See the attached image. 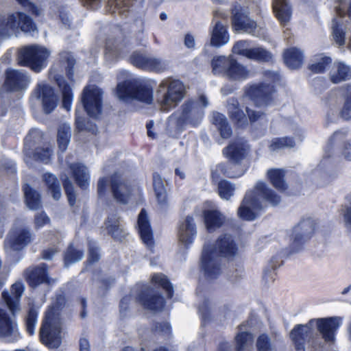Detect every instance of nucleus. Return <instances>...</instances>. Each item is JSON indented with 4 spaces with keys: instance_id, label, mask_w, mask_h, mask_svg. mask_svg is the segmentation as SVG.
Returning <instances> with one entry per match:
<instances>
[{
    "instance_id": "nucleus-19",
    "label": "nucleus",
    "mask_w": 351,
    "mask_h": 351,
    "mask_svg": "<svg viewBox=\"0 0 351 351\" xmlns=\"http://www.w3.org/2000/svg\"><path fill=\"white\" fill-rule=\"evenodd\" d=\"M247 149L246 141L237 138L223 149V153L231 163L239 165L245 158Z\"/></svg>"
},
{
    "instance_id": "nucleus-36",
    "label": "nucleus",
    "mask_w": 351,
    "mask_h": 351,
    "mask_svg": "<svg viewBox=\"0 0 351 351\" xmlns=\"http://www.w3.org/2000/svg\"><path fill=\"white\" fill-rule=\"evenodd\" d=\"M351 77V69L342 62L335 63L330 72V78L332 83L338 84Z\"/></svg>"
},
{
    "instance_id": "nucleus-24",
    "label": "nucleus",
    "mask_w": 351,
    "mask_h": 351,
    "mask_svg": "<svg viewBox=\"0 0 351 351\" xmlns=\"http://www.w3.org/2000/svg\"><path fill=\"white\" fill-rule=\"evenodd\" d=\"M314 230L315 223L313 220H302L293 229V243L298 245L304 242L311 237Z\"/></svg>"
},
{
    "instance_id": "nucleus-25",
    "label": "nucleus",
    "mask_w": 351,
    "mask_h": 351,
    "mask_svg": "<svg viewBox=\"0 0 351 351\" xmlns=\"http://www.w3.org/2000/svg\"><path fill=\"white\" fill-rule=\"evenodd\" d=\"M139 300L145 308L152 311H160L165 305L163 298L151 289L142 293L139 295Z\"/></svg>"
},
{
    "instance_id": "nucleus-30",
    "label": "nucleus",
    "mask_w": 351,
    "mask_h": 351,
    "mask_svg": "<svg viewBox=\"0 0 351 351\" xmlns=\"http://www.w3.org/2000/svg\"><path fill=\"white\" fill-rule=\"evenodd\" d=\"M46 270L47 265L45 263L40 266L28 269L26 271V278L29 285L34 287L43 282L50 283V280L47 276Z\"/></svg>"
},
{
    "instance_id": "nucleus-52",
    "label": "nucleus",
    "mask_w": 351,
    "mask_h": 351,
    "mask_svg": "<svg viewBox=\"0 0 351 351\" xmlns=\"http://www.w3.org/2000/svg\"><path fill=\"white\" fill-rule=\"evenodd\" d=\"M294 146L295 142L291 138H275L271 140L269 149L271 152H277L286 147L291 148Z\"/></svg>"
},
{
    "instance_id": "nucleus-1",
    "label": "nucleus",
    "mask_w": 351,
    "mask_h": 351,
    "mask_svg": "<svg viewBox=\"0 0 351 351\" xmlns=\"http://www.w3.org/2000/svg\"><path fill=\"white\" fill-rule=\"evenodd\" d=\"M340 324V318L329 317L311 319L305 325H298L291 332L290 336L295 344L296 351H305L304 345L308 343L312 347L315 346L314 339V326L322 335L326 342L335 341V332Z\"/></svg>"
},
{
    "instance_id": "nucleus-3",
    "label": "nucleus",
    "mask_w": 351,
    "mask_h": 351,
    "mask_svg": "<svg viewBox=\"0 0 351 351\" xmlns=\"http://www.w3.org/2000/svg\"><path fill=\"white\" fill-rule=\"evenodd\" d=\"M237 250L231 235L226 234L218 239L215 247L205 246L201 258V267L206 278L211 280L221 273L219 255L232 256L236 254Z\"/></svg>"
},
{
    "instance_id": "nucleus-22",
    "label": "nucleus",
    "mask_w": 351,
    "mask_h": 351,
    "mask_svg": "<svg viewBox=\"0 0 351 351\" xmlns=\"http://www.w3.org/2000/svg\"><path fill=\"white\" fill-rule=\"evenodd\" d=\"M23 292V285L21 282H17L12 285L10 293L7 291L2 293V298L13 315L20 311L19 302Z\"/></svg>"
},
{
    "instance_id": "nucleus-16",
    "label": "nucleus",
    "mask_w": 351,
    "mask_h": 351,
    "mask_svg": "<svg viewBox=\"0 0 351 351\" xmlns=\"http://www.w3.org/2000/svg\"><path fill=\"white\" fill-rule=\"evenodd\" d=\"M59 67L53 65L49 72V77L55 81L59 87L62 95V107L69 111L73 101L72 90L70 84L63 78Z\"/></svg>"
},
{
    "instance_id": "nucleus-31",
    "label": "nucleus",
    "mask_w": 351,
    "mask_h": 351,
    "mask_svg": "<svg viewBox=\"0 0 351 351\" xmlns=\"http://www.w3.org/2000/svg\"><path fill=\"white\" fill-rule=\"evenodd\" d=\"M272 7L278 20L283 25L287 24L291 18V6L287 0H273Z\"/></svg>"
},
{
    "instance_id": "nucleus-48",
    "label": "nucleus",
    "mask_w": 351,
    "mask_h": 351,
    "mask_svg": "<svg viewBox=\"0 0 351 351\" xmlns=\"http://www.w3.org/2000/svg\"><path fill=\"white\" fill-rule=\"evenodd\" d=\"M248 59L258 62H271L273 60L272 54L265 49L258 47L252 48Z\"/></svg>"
},
{
    "instance_id": "nucleus-39",
    "label": "nucleus",
    "mask_w": 351,
    "mask_h": 351,
    "mask_svg": "<svg viewBox=\"0 0 351 351\" xmlns=\"http://www.w3.org/2000/svg\"><path fill=\"white\" fill-rule=\"evenodd\" d=\"M23 190L27 207L31 210L40 208L42 205L40 194L27 184H24Z\"/></svg>"
},
{
    "instance_id": "nucleus-59",
    "label": "nucleus",
    "mask_w": 351,
    "mask_h": 351,
    "mask_svg": "<svg viewBox=\"0 0 351 351\" xmlns=\"http://www.w3.org/2000/svg\"><path fill=\"white\" fill-rule=\"evenodd\" d=\"M149 56L141 53L139 51H134L130 56V61L135 66L143 69L144 65L147 60Z\"/></svg>"
},
{
    "instance_id": "nucleus-53",
    "label": "nucleus",
    "mask_w": 351,
    "mask_h": 351,
    "mask_svg": "<svg viewBox=\"0 0 351 351\" xmlns=\"http://www.w3.org/2000/svg\"><path fill=\"white\" fill-rule=\"evenodd\" d=\"M152 280L154 283L160 285L165 290L168 298H172L173 293V287L166 276L162 274H155L153 275Z\"/></svg>"
},
{
    "instance_id": "nucleus-63",
    "label": "nucleus",
    "mask_w": 351,
    "mask_h": 351,
    "mask_svg": "<svg viewBox=\"0 0 351 351\" xmlns=\"http://www.w3.org/2000/svg\"><path fill=\"white\" fill-rule=\"evenodd\" d=\"M210 303L208 298H204L202 302L199 305L198 310L204 321L209 318Z\"/></svg>"
},
{
    "instance_id": "nucleus-47",
    "label": "nucleus",
    "mask_w": 351,
    "mask_h": 351,
    "mask_svg": "<svg viewBox=\"0 0 351 351\" xmlns=\"http://www.w3.org/2000/svg\"><path fill=\"white\" fill-rule=\"evenodd\" d=\"M60 63L61 67H64L69 80H73V68L75 64L73 56L68 51H62L60 53Z\"/></svg>"
},
{
    "instance_id": "nucleus-21",
    "label": "nucleus",
    "mask_w": 351,
    "mask_h": 351,
    "mask_svg": "<svg viewBox=\"0 0 351 351\" xmlns=\"http://www.w3.org/2000/svg\"><path fill=\"white\" fill-rule=\"evenodd\" d=\"M196 234L197 229L194 219L191 216H187L180 221L179 225L178 232L179 241L187 247L193 242Z\"/></svg>"
},
{
    "instance_id": "nucleus-37",
    "label": "nucleus",
    "mask_w": 351,
    "mask_h": 351,
    "mask_svg": "<svg viewBox=\"0 0 351 351\" xmlns=\"http://www.w3.org/2000/svg\"><path fill=\"white\" fill-rule=\"evenodd\" d=\"M232 58L231 55L228 57L224 56L214 57L211 61L212 72L213 74L227 77Z\"/></svg>"
},
{
    "instance_id": "nucleus-20",
    "label": "nucleus",
    "mask_w": 351,
    "mask_h": 351,
    "mask_svg": "<svg viewBox=\"0 0 351 351\" xmlns=\"http://www.w3.org/2000/svg\"><path fill=\"white\" fill-rule=\"evenodd\" d=\"M29 82V76L24 71L14 69L6 71L5 84L11 90L25 89L27 87Z\"/></svg>"
},
{
    "instance_id": "nucleus-26",
    "label": "nucleus",
    "mask_w": 351,
    "mask_h": 351,
    "mask_svg": "<svg viewBox=\"0 0 351 351\" xmlns=\"http://www.w3.org/2000/svg\"><path fill=\"white\" fill-rule=\"evenodd\" d=\"M137 223L142 241L149 248H152L154 245L152 230L145 209H142L139 213Z\"/></svg>"
},
{
    "instance_id": "nucleus-2",
    "label": "nucleus",
    "mask_w": 351,
    "mask_h": 351,
    "mask_svg": "<svg viewBox=\"0 0 351 351\" xmlns=\"http://www.w3.org/2000/svg\"><path fill=\"white\" fill-rule=\"evenodd\" d=\"M281 201L280 197L265 182L258 181L254 189L246 193L241 205L238 209L241 218L247 221L255 219L258 211L266 204L275 206Z\"/></svg>"
},
{
    "instance_id": "nucleus-61",
    "label": "nucleus",
    "mask_w": 351,
    "mask_h": 351,
    "mask_svg": "<svg viewBox=\"0 0 351 351\" xmlns=\"http://www.w3.org/2000/svg\"><path fill=\"white\" fill-rule=\"evenodd\" d=\"M218 173L230 178H236L243 175V171H241L239 173H233L228 170L227 167L225 164L221 163L217 165L215 170L213 171V178H214L215 175L217 174Z\"/></svg>"
},
{
    "instance_id": "nucleus-62",
    "label": "nucleus",
    "mask_w": 351,
    "mask_h": 351,
    "mask_svg": "<svg viewBox=\"0 0 351 351\" xmlns=\"http://www.w3.org/2000/svg\"><path fill=\"white\" fill-rule=\"evenodd\" d=\"M169 68V64L167 61L160 58L154 57L151 71L163 72Z\"/></svg>"
},
{
    "instance_id": "nucleus-10",
    "label": "nucleus",
    "mask_w": 351,
    "mask_h": 351,
    "mask_svg": "<svg viewBox=\"0 0 351 351\" xmlns=\"http://www.w3.org/2000/svg\"><path fill=\"white\" fill-rule=\"evenodd\" d=\"M209 105L207 97L203 94L199 95L197 99H188L181 106L180 115L187 123L197 125L204 114V109Z\"/></svg>"
},
{
    "instance_id": "nucleus-43",
    "label": "nucleus",
    "mask_w": 351,
    "mask_h": 351,
    "mask_svg": "<svg viewBox=\"0 0 351 351\" xmlns=\"http://www.w3.org/2000/svg\"><path fill=\"white\" fill-rule=\"evenodd\" d=\"M343 104L340 116L345 120L351 119V84H346L341 88Z\"/></svg>"
},
{
    "instance_id": "nucleus-56",
    "label": "nucleus",
    "mask_w": 351,
    "mask_h": 351,
    "mask_svg": "<svg viewBox=\"0 0 351 351\" xmlns=\"http://www.w3.org/2000/svg\"><path fill=\"white\" fill-rule=\"evenodd\" d=\"M250 43L247 40H239L234 44L232 48V52L234 54L248 58L250 51L252 49L250 48Z\"/></svg>"
},
{
    "instance_id": "nucleus-28",
    "label": "nucleus",
    "mask_w": 351,
    "mask_h": 351,
    "mask_svg": "<svg viewBox=\"0 0 351 351\" xmlns=\"http://www.w3.org/2000/svg\"><path fill=\"white\" fill-rule=\"evenodd\" d=\"M230 40V36L226 26L221 21H217L211 32L210 45L220 47L227 44Z\"/></svg>"
},
{
    "instance_id": "nucleus-15",
    "label": "nucleus",
    "mask_w": 351,
    "mask_h": 351,
    "mask_svg": "<svg viewBox=\"0 0 351 351\" xmlns=\"http://www.w3.org/2000/svg\"><path fill=\"white\" fill-rule=\"evenodd\" d=\"M274 93V88L272 85L266 84H253L245 90L243 99H251L257 106L267 105L271 101Z\"/></svg>"
},
{
    "instance_id": "nucleus-46",
    "label": "nucleus",
    "mask_w": 351,
    "mask_h": 351,
    "mask_svg": "<svg viewBox=\"0 0 351 351\" xmlns=\"http://www.w3.org/2000/svg\"><path fill=\"white\" fill-rule=\"evenodd\" d=\"M71 136V127L63 123L60 125L58 130V144L59 149L63 152H64L70 142Z\"/></svg>"
},
{
    "instance_id": "nucleus-6",
    "label": "nucleus",
    "mask_w": 351,
    "mask_h": 351,
    "mask_svg": "<svg viewBox=\"0 0 351 351\" xmlns=\"http://www.w3.org/2000/svg\"><path fill=\"white\" fill-rule=\"evenodd\" d=\"M185 94V86L180 80L166 79L158 86L156 101L162 111H169L178 106Z\"/></svg>"
},
{
    "instance_id": "nucleus-35",
    "label": "nucleus",
    "mask_w": 351,
    "mask_h": 351,
    "mask_svg": "<svg viewBox=\"0 0 351 351\" xmlns=\"http://www.w3.org/2000/svg\"><path fill=\"white\" fill-rule=\"evenodd\" d=\"M166 181L158 173L153 174V186L158 204L162 207L167 205Z\"/></svg>"
},
{
    "instance_id": "nucleus-33",
    "label": "nucleus",
    "mask_w": 351,
    "mask_h": 351,
    "mask_svg": "<svg viewBox=\"0 0 351 351\" xmlns=\"http://www.w3.org/2000/svg\"><path fill=\"white\" fill-rule=\"evenodd\" d=\"M27 144H25V158L24 160L27 164H31V159L34 158L36 160H40L43 162H48L50 157L53 153L52 147L49 145H46L43 147H38L34 152L30 149H27Z\"/></svg>"
},
{
    "instance_id": "nucleus-42",
    "label": "nucleus",
    "mask_w": 351,
    "mask_h": 351,
    "mask_svg": "<svg viewBox=\"0 0 351 351\" xmlns=\"http://www.w3.org/2000/svg\"><path fill=\"white\" fill-rule=\"evenodd\" d=\"M186 124L180 114L173 113L168 118L167 132L170 136H176L184 130Z\"/></svg>"
},
{
    "instance_id": "nucleus-13",
    "label": "nucleus",
    "mask_w": 351,
    "mask_h": 351,
    "mask_svg": "<svg viewBox=\"0 0 351 351\" xmlns=\"http://www.w3.org/2000/svg\"><path fill=\"white\" fill-rule=\"evenodd\" d=\"M232 23L236 31H243L255 36H258L259 29L256 23L250 19L247 12L240 5L235 3L232 9Z\"/></svg>"
},
{
    "instance_id": "nucleus-17",
    "label": "nucleus",
    "mask_w": 351,
    "mask_h": 351,
    "mask_svg": "<svg viewBox=\"0 0 351 351\" xmlns=\"http://www.w3.org/2000/svg\"><path fill=\"white\" fill-rule=\"evenodd\" d=\"M19 338L17 324L5 309L0 308V339L13 342Z\"/></svg>"
},
{
    "instance_id": "nucleus-64",
    "label": "nucleus",
    "mask_w": 351,
    "mask_h": 351,
    "mask_svg": "<svg viewBox=\"0 0 351 351\" xmlns=\"http://www.w3.org/2000/svg\"><path fill=\"white\" fill-rule=\"evenodd\" d=\"M23 7L31 11L33 14L40 16L43 13L42 9L32 4L29 0H16Z\"/></svg>"
},
{
    "instance_id": "nucleus-23",
    "label": "nucleus",
    "mask_w": 351,
    "mask_h": 351,
    "mask_svg": "<svg viewBox=\"0 0 351 351\" xmlns=\"http://www.w3.org/2000/svg\"><path fill=\"white\" fill-rule=\"evenodd\" d=\"M345 3L340 2L339 5L335 7L336 13L339 17L335 18L332 23V35L334 41L339 46L345 44V29L343 27L341 17L345 15Z\"/></svg>"
},
{
    "instance_id": "nucleus-57",
    "label": "nucleus",
    "mask_w": 351,
    "mask_h": 351,
    "mask_svg": "<svg viewBox=\"0 0 351 351\" xmlns=\"http://www.w3.org/2000/svg\"><path fill=\"white\" fill-rule=\"evenodd\" d=\"M38 313L34 308H30L25 317V326L27 332L32 335L35 332V327L37 322Z\"/></svg>"
},
{
    "instance_id": "nucleus-45",
    "label": "nucleus",
    "mask_w": 351,
    "mask_h": 351,
    "mask_svg": "<svg viewBox=\"0 0 351 351\" xmlns=\"http://www.w3.org/2000/svg\"><path fill=\"white\" fill-rule=\"evenodd\" d=\"M267 177L272 185L280 191H284L287 186L284 180L285 171L282 169H271L267 171Z\"/></svg>"
},
{
    "instance_id": "nucleus-12",
    "label": "nucleus",
    "mask_w": 351,
    "mask_h": 351,
    "mask_svg": "<svg viewBox=\"0 0 351 351\" xmlns=\"http://www.w3.org/2000/svg\"><path fill=\"white\" fill-rule=\"evenodd\" d=\"M102 90L95 85L86 86L82 94V102L87 114L97 117L101 112Z\"/></svg>"
},
{
    "instance_id": "nucleus-27",
    "label": "nucleus",
    "mask_w": 351,
    "mask_h": 351,
    "mask_svg": "<svg viewBox=\"0 0 351 351\" xmlns=\"http://www.w3.org/2000/svg\"><path fill=\"white\" fill-rule=\"evenodd\" d=\"M227 110L230 118L239 127L247 125V118L240 108L237 99L230 97L227 100Z\"/></svg>"
},
{
    "instance_id": "nucleus-50",
    "label": "nucleus",
    "mask_w": 351,
    "mask_h": 351,
    "mask_svg": "<svg viewBox=\"0 0 351 351\" xmlns=\"http://www.w3.org/2000/svg\"><path fill=\"white\" fill-rule=\"evenodd\" d=\"M235 339L237 351H246L253 342L252 334L246 332L238 334Z\"/></svg>"
},
{
    "instance_id": "nucleus-41",
    "label": "nucleus",
    "mask_w": 351,
    "mask_h": 351,
    "mask_svg": "<svg viewBox=\"0 0 351 351\" xmlns=\"http://www.w3.org/2000/svg\"><path fill=\"white\" fill-rule=\"evenodd\" d=\"M43 180L53 198L58 200L61 197L62 193L60 184L57 177L51 173H46L43 176Z\"/></svg>"
},
{
    "instance_id": "nucleus-18",
    "label": "nucleus",
    "mask_w": 351,
    "mask_h": 351,
    "mask_svg": "<svg viewBox=\"0 0 351 351\" xmlns=\"http://www.w3.org/2000/svg\"><path fill=\"white\" fill-rule=\"evenodd\" d=\"M111 191L114 198L119 203H128L132 193L131 185L121 176L115 173L111 178Z\"/></svg>"
},
{
    "instance_id": "nucleus-4",
    "label": "nucleus",
    "mask_w": 351,
    "mask_h": 351,
    "mask_svg": "<svg viewBox=\"0 0 351 351\" xmlns=\"http://www.w3.org/2000/svg\"><path fill=\"white\" fill-rule=\"evenodd\" d=\"M64 304V296L56 295V301L46 313L40 328V341L49 348H57L61 344V321L58 311Z\"/></svg>"
},
{
    "instance_id": "nucleus-55",
    "label": "nucleus",
    "mask_w": 351,
    "mask_h": 351,
    "mask_svg": "<svg viewBox=\"0 0 351 351\" xmlns=\"http://www.w3.org/2000/svg\"><path fill=\"white\" fill-rule=\"evenodd\" d=\"M105 224L108 232L111 234L112 237H118L120 235L121 230L119 228V219L115 215L108 216Z\"/></svg>"
},
{
    "instance_id": "nucleus-60",
    "label": "nucleus",
    "mask_w": 351,
    "mask_h": 351,
    "mask_svg": "<svg viewBox=\"0 0 351 351\" xmlns=\"http://www.w3.org/2000/svg\"><path fill=\"white\" fill-rule=\"evenodd\" d=\"M256 346L258 351H271L272 346L270 339L266 335H261L257 339Z\"/></svg>"
},
{
    "instance_id": "nucleus-54",
    "label": "nucleus",
    "mask_w": 351,
    "mask_h": 351,
    "mask_svg": "<svg viewBox=\"0 0 351 351\" xmlns=\"http://www.w3.org/2000/svg\"><path fill=\"white\" fill-rule=\"evenodd\" d=\"M84 252L82 250L75 249L70 245L64 254V263L66 266L77 263L82 259Z\"/></svg>"
},
{
    "instance_id": "nucleus-44",
    "label": "nucleus",
    "mask_w": 351,
    "mask_h": 351,
    "mask_svg": "<svg viewBox=\"0 0 351 351\" xmlns=\"http://www.w3.org/2000/svg\"><path fill=\"white\" fill-rule=\"evenodd\" d=\"M213 123L217 126L222 138H228L230 137L232 129L225 115L217 112H213Z\"/></svg>"
},
{
    "instance_id": "nucleus-29",
    "label": "nucleus",
    "mask_w": 351,
    "mask_h": 351,
    "mask_svg": "<svg viewBox=\"0 0 351 351\" xmlns=\"http://www.w3.org/2000/svg\"><path fill=\"white\" fill-rule=\"evenodd\" d=\"M125 43L121 39L109 38L106 40L105 57L107 60L112 61L125 53Z\"/></svg>"
},
{
    "instance_id": "nucleus-5",
    "label": "nucleus",
    "mask_w": 351,
    "mask_h": 351,
    "mask_svg": "<svg viewBox=\"0 0 351 351\" xmlns=\"http://www.w3.org/2000/svg\"><path fill=\"white\" fill-rule=\"evenodd\" d=\"M347 136L346 131H337L328 139L324 149L322 160L315 170V173L319 174L324 179L335 175L332 165L329 158L335 154V147L341 145V154L348 160L351 161V140L345 141Z\"/></svg>"
},
{
    "instance_id": "nucleus-38",
    "label": "nucleus",
    "mask_w": 351,
    "mask_h": 351,
    "mask_svg": "<svg viewBox=\"0 0 351 351\" xmlns=\"http://www.w3.org/2000/svg\"><path fill=\"white\" fill-rule=\"evenodd\" d=\"M284 60L286 65L291 69H296L303 63V54L298 49L292 47L284 52Z\"/></svg>"
},
{
    "instance_id": "nucleus-51",
    "label": "nucleus",
    "mask_w": 351,
    "mask_h": 351,
    "mask_svg": "<svg viewBox=\"0 0 351 351\" xmlns=\"http://www.w3.org/2000/svg\"><path fill=\"white\" fill-rule=\"evenodd\" d=\"M236 187L232 182L223 180L218 183L219 196L226 200H229L234 195Z\"/></svg>"
},
{
    "instance_id": "nucleus-40",
    "label": "nucleus",
    "mask_w": 351,
    "mask_h": 351,
    "mask_svg": "<svg viewBox=\"0 0 351 351\" xmlns=\"http://www.w3.org/2000/svg\"><path fill=\"white\" fill-rule=\"evenodd\" d=\"M204 221L208 231H214L219 228L224 221V217L216 210H209L204 212Z\"/></svg>"
},
{
    "instance_id": "nucleus-7",
    "label": "nucleus",
    "mask_w": 351,
    "mask_h": 351,
    "mask_svg": "<svg viewBox=\"0 0 351 351\" xmlns=\"http://www.w3.org/2000/svg\"><path fill=\"white\" fill-rule=\"evenodd\" d=\"M21 29L31 33L36 29L32 19L26 14L16 12L7 15L0 14V39L10 37Z\"/></svg>"
},
{
    "instance_id": "nucleus-9",
    "label": "nucleus",
    "mask_w": 351,
    "mask_h": 351,
    "mask_svg": "<svg viewBox=\"0 0 351 351\" xmlns=\"http://www.w3.org/2000/svg\"><path fill=\"white\" fill-rule=\"evenodd\" d=\"M50 51L45 47L32 45L21 48L19 51V64L29 67L36 73L40 72L47 66Z\"/></svg>"
},
{
    "instance_id": "nucleus-14",
    "label": "nucleus",
    "mask_w": 351,
    "mask_h": 351,
    "mask_svg": "<svg viewBox=\"0 0 351 351\" xmlns=\"http://www.w3.org/2000/svg\"><path fill=\"white\" fill-rule=\"evenodd\" d=\"M33 95L40 101L43 111L46 114L51 113L57 106L58 98L53 88L44 82L37 84Z\"/></svg>"
},
{
    "instance_id": "nucleus-49",
    "label": "nucleus",
    "mask_w": 351,
    "mask_h": 351,
    "mask_svg": "<svg viewBox=\"0 0 351 351\" xmlns=\"http://www.w3.org/2000/svg\"><path fill=\"white\" fill-rule=\"evenodd\" d=\"M331 61L330 57L317 55L315 56L313 63L309 66V69L313 73H322L331 63Z\"/></svg>"
},
{
    "instance_id": "nucleus-58",
    "label": "nucleus",
    "mask_w": 351,
    "mask_h": 351,
    "mask_svg": "<svg viewBox=\"0 0 351 351\" xmlns=\"http://www.w3.org/2000/svg\"><path fill=\"white\" fill-rule=\"evenodd\" d=\"M63 186L69 204L71 206H73L76 201V195L75 193L74 186L69 178L66 177L63 180Z\"/></svg>"
},
{
    "instance_id": "nucleus-11",
    "label": "nucleus",
    "mask_w": 351,
    "mask_h": 351,
    "mask_svg": "<svg viewBox=\"0 0 351 351\" xmlns=\"http://www.w3.org/2000/svg\"><path fill=\"white\" fill-rule=\"evenodd\" d=\"M33 241V234L29 228L19 225L14 226L8 232L4 241L5 250L20 251Z\"/></svg>"
},
{
    "instance_id": "nucleus-34",
    "label": "nucleus",
    "mask_w": 351,
    "mask_h": 351,
    "mask_svg": "<svg viewBox=\"0 0 351 351\" xmlns=\"http://www.w3.org/2000/svg\"><path fill=\"white\" fill-rule=\"evenodd\" d=\"M230 64L226 77L228 79L242 81L250 77L251 72L247 66L239 63L234 58H232Z\"/></svg>"
},
{
    "instance_id": "nucleus-8",
    "label": "nucleus",
    "mask_w": 351,
    "mask_h": 351,
    "mask_svg": "<svg viewBox=\"0 0 351 351\" xmlns=\"http://www.w3.org/2000/svg\"><path fill=\"white\" fill-rule=\"evenodd\" d=\"M117 95L119 99L125 102L136 99L150 104L154 100L153 87L147 83L132 81L119 83L117 86Z\"/></svg>"
},
{
    "instance_id": "nucleus-32",
    "label": "nucleus",
    "mask_w": 351,
    "mask_h": 351,
    "mask_svg": "<svg viewBox=\"0 0 351 351\" xmlns=\"http://www.w3.org/2000/svg\"><path fill=\"white\" fill-rule=\"evenodd\" d=\"M69 168L77 184L82 189H86L90 180L88 168L81 163L70 164Z\"/></svg>"
}]
</instances>
